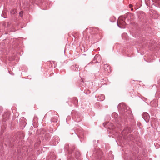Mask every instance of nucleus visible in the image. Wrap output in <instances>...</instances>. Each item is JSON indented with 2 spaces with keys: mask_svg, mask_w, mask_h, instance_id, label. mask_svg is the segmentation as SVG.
Returning <instances> with one entry per match:
<instances>
[{
  "mask_svg": "<svg viewBox=\"0 0 160 160\" xmlns=\"http://www.w3.org/2000/svg\"><path fill=\"white\" fill-rule=\"evenodd\" d=\"M117 23L120 28H125V22L123 20H121L120 18L119 19Z\"/></svg>",
  "mask_w": 160,
  "mask_h": 160,
  "instance_id": "obj_1",
  "label": "nucleus"
},
{
  "mask_svg": "<svg viewBox=\"0 0 160 160\" xmlns=\"http://www.w3.org/2000/svg\"><path fill=\"white\" fill-rule=\"evenodd\" d=\"M101 61V57L99 55H96L94 57V59L92 61V63L98 62Z\"/></svg>",
  "mask_w": 160,
  "mask_h": 160,
  "instance_id": "obj_2",
  "label": "nucleus"
},
{
  "mask_svg": "<svg viewBox=\"0 0 160 160\" xmlns=\"http://www.w3.org/2000/svg\"><path fill=\"white\" fill-rule=\"evenodd\" d=\"M142 117L146 122H148L150 118L147 112H145L143 113Z\"/></svg>",
  "mask_w": 160,
  "mask_h": 160,
  "instance_id": "obj_3",
  "label": "nucleus"
},
{
  "mask_svg": "<svg viewBox=\"0 0 160 160\" xmlns=\"http://www.w3.org/2000/svg\"><path fill=\"white\" fill-rule=\"evenodd\" d=\"M104 70L107 72H110L111 69L109 66L107 64H104Z\"/></svg>",
  "mask_w": 160,
  "mask_h": 160,
  "instance_id": "obj_4",
  "label": "nucleus"
},
{
  "mask_svg": "<svg viewBox=\"0 0 160 160\" xmlns=\"http://www.w3.org/2000/svg\"><path fill=\"white\" fill-rule=\"evenodd\" d=\"M129 131V128H127L124 129L122 131L123 134H125L126 133H128Z\"/></svg>",
  "mask_w": 160,
  "mask_h": 160,
  "instance_id": "obj_5",
  "label": "nucleus"
},
{
  "mask_svg": "<svg viewBox=\"0 0 160 160\" xmlns=\"http://www.w3.org/2000/svg\"><path fill=\"white\" fill-rule=\"evenodd\" d=\"M17 12V10L16 9H12L11 11V13L12 14H14Z\"/></svg>",
  "mask_w": 160,
  "mask_h": 160,
  "instance_id": "obj_6",
  "label": "nucleus"
},
{
  "mask_svg": "<svg viewBox=\"0 0 160 160\" xmlns=\"http://www.w3.org/2000/svg\"><path fill=\"white\" fill-rule=\"evenodd\" d=\"M23 12L22 11H21L19 13V15L22 17V16Z\"/></svg>",
  "mask_w": 160,
  "mask_h": 160,
  "instance_id": "obj_7",
  "label": "nucleus"
},
{
  "mask_svg": "<svg viewBox=\"0 0 160 160\" xmlns=\"http://www.w3.org/2000/svg\"><path fill=\"white\" fill-rule=\"evenodd\" d=\"M129 6L130 8H131V7H132V5L131 4H130L129 5Z\"/></svg>",
  "mask_w": 160,
  "mask_h": 160,
  "instance_id": "obj_8",
  "label": "nucleus"
},
{
  "mask_svg": "<svg viewBox=\"0 0 160 160\" xmlns=\"http://www.w3.org/2000/svg\"><path fill=\"white\" fill-rule=\"evenodd\" d=\"M131 9L132 10L133 9V8H131Z\"/></svg>",
  "mask_w": 160,
  "mask_h": 160,
  "instance_id": "obj_9",
  "label": "nucleus"
},
{
  "mask_svg": "<svg viewBox=\"0 0 160 160\" xmlns=\"http://www.w3.org/2000/svg\"><path fill=\"white\" fill-rule=\"evenodd\" d=\"M139 7H138V8H137H137H138Z\"/></svg>",
  "mask_w": 160,
  "mask_h": 160,
  "instance_id": "obj_10",
  "label": "nucleus"
}]
</instances>
